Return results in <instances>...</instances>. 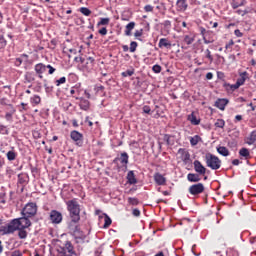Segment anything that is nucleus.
Wrapping results in <instances>:
<instances>
[{"mask_svg": "<svg viewBox=\"0 0 256 256\" xmlns=\"http://www.w3.org/2000/svg\"><path fill=\"white\" fill-rule=\"evenodd\" d=\"M31 227V220L25 217L15 218L8 224L0 227V236L11 235L15 231H18L19 239H27V230Z\"/></svg>", "mask_w": 256, "mask_h": 256, "instance_id": "nucleus-1", "label": "nucleus"}, {"mask_svg": "<svg viewBox=\"0 0 256 256\" xmlns=\"http://www.w3.org/2000/svg\"><path fill=\"white\" fill-rule=\"evenodd\" d=\"M3 165H5V161H3V159H0V168L3 167Z\"/></svg>", "mask_w": 256, "mask_h": 256, "instance_id": "nucleus-61", "label": "nucleus"}, {"mask_svg": "<svg viewBox=\"0 0 256 256\" xmlns=\"http://www.w3.org/2000/svg\"><path fill=\"white\" fill-rule=\"evenodd\" d=\"M144 11H146V13H151V11H153V6L151 5H146L144 7Z\"/></svg>", "mask_w": 256, "mask_h": 256, "instance_id": "nucleus-49", "label": "nucleus"}, {"mask_svg": "<svg viewBox=\"0 0 256 256\" xmlns=\"http://www.w3.org/2000/svg\"><path fill=\"white\" fill-rule=\"evenodd\" d=\"M50 221L54 225H59L63 221V214L57 210L50 212Z\"/></svg>", "mask_w": 256, "mask_h": 256, "instance_id": "nucleus-8", "label": "nucleus"}, {"mask_svg": "<svg viewBox=\"0 0 256 256\" xmlns=\"http://www.w3.org/2000/svg\"><path fill=\"white\" fill-rule=\"evenodd\" d=\"M7 47V40L3 36L0 37V49H5Z\"/></svg>", "mask_w": 256, "mask_h": 256, "instance_id": "nucleus-39", "label": "nucleus"}, {"mask_svg": "<svg viewBox=\"0 0 256 256\" xmlns=\"http://www.w3.org/2000/svg\"><path fill=\"white\" fill-rule=\"evenodd\" d=\"M135 74V71L133 70H126L125 72H122V77H132V75Z\"/></svg>", "mask_w": 256, "mask_h": 256, "instance_id": "nucleus-38", "label": "nucleus"}, {"mask_svg": "<svg viewBox=\"0 0 256 256\" xmlns=\"http://www.w3.org/2000/svg\"><path fill=\"white\" fill-rule=\"evenodd\" d=\"M249 106L251 107L252 111H255V106H253V103H250Z\"/></svg>", "mask_w": 256, "mask_h": 256, "instance_id": "nucleus-62", "label": "nucleus"}, {"mask_svg": "<svg viewBox=\"0 0 256 256\" xmlns=\"http://www.w3.org/2000/svg\"><path fill=\"white\" fill-rule=\"evenodd\" d=\"M135 29V22H130L126 25L125 35L131 37V31Z\"/></svg>", "mask_w": 256, "mask_h": 256, "instance_id": "nucleus-22", "label": "nucleus"}, {"mask_svg": "<svg viewBox=\"0 0 256 256\" xmlns=\"http://www.w3.org/2000/svg\"><path fill=\"white\" fill-rule=\"evenodd\" d=\"M239 163H241V161H239V159H234L232 161V164H234V165H239Z\"/></svg>", "mask_w": 256, "mask_h": 256, "instance_id": "nucleus-57", "label": "nucleus"}, {"mask_svg": "<svg viewBox=\"0 0 256 256\" xmlns=\"http://www.w3.org/2000/svg\"><path fill=\"white\" fill-rule=\"evenodd\" d=\"M11 256H23V253H21V251H19V250H16V251L12 252Z\"/></svg>", "mask_w": 256, "mask_h": 256, "instance_id": "nucleus-54", "label": "nucleus"}, {"mask_svg": "<svg viewBox=\"0 0 256 256\" xmlns=\"http://www.w3.org/2000/svg\"><path fill=\"white\" fill-rule=\"evenodd\" d=\"M193 165H194V170L196 173H198V175H205L207 173V168H205V166H203L201 161L195 160L193 162Z\"/></svg>", "mask_w": 256, "mask_h": 256, "instance_id": "nucleus-12", "label": "nucleus"}, {"mask_svg": "<svg viewBox=\"0 0 256 256\" xmlns=\"http://www.w3.org/2000/svg\"><path fill=\"white\" fill-rule=\"evenodd\" d=\"M77 223H79V221H75L71 218V221L68 223V229L69 232L74 235V237H81V230L79 229Z\"/></svg>", "mask_w": 256, "mask_h": 256, "instance_id": "nucleus-7", "label": "nucleus"}, {"mask_svg": "<svg viewBox=\"0 0 256 256\" xmlns=\"http://www.w3.org/2000/svg\"><path fill=\"white\" fill-rule=\"evenodd\" d=\"M234 34H235L236 37H243V34H242L241 30H239V29H236L234 31Z\"/></svg>", "mask_w": 256, "mask_h": 256, "instance_id": "nucleus-52", "label": "nucleus"}, {"mask_svg": "<svg viewBox=\"0 0 256 256\" xmlns=\"http://www.w3.org/2000/svg\"><path fill=\"white\" fill-rule=\"evenodd\" d=\"M187 179L190 183H199V181H201V177H199V174L195 173H189L187 175Z\"/></svg>", "mask_w": 256, "mask_h": 256, "instance_id": "nucleus-19", "label": "nucleus"}, {"mask_svg": "<svg viewBox=\"0 0 256 256\" xmlns=\"http://www.w3.org/2000/svg\"><path fill=\"white\" fill-rule=\"evenodd\" d=\"M39 79H43V74L45 73L47 66H45L43 63L36 64L34 67Z\"/></svg>", "mask_w": 256, "mask_h": 256, "instance_id": "nucleus-14", "label": "nucleus"}, {"mask_svg": "<svg viewBox=\"0 0 256 256\" xmlns=\"http://www.w3.org/2000/svg\"><path fill=\"white\" fill-rule=\"evenodd\" d=\"M188 121H190L192 125H199V123H201V120L197 119V116H195V112L188 115Z\"/></svg>", "mask_w": 256, "mask_h": 256, "instance_id": "nucleus-21", "label": "nucleus"}, {"mask_svg": "<svg viewBox=\"0 0 256 256\" xmlns=\"http://www.w3.org/2000/svg\"><path fill=\"white\" fill-rule=\"evenodd\" d=\"M66 205H67V209L70 213L71 219H73V221H80L81 208L79 206V202H77V200L73 199V200L67 201Z\"/></svg>", "mask_w": 256, "mask_h": 256, "instance_id": "nucleus-2", "label": "nucleus"}, {"mask_svg": "<svg viewBox=\"0 0 256 256\" xmlns=\"http://www.w3.org/2000/svg\"><path fill=\"white\" fill-rule=\"evenodd\" d=\"M217 152L222 155L223 157H228L229 150L225 146H220L217 148Z\"/></svg>", "mask_w": 256, "mask_h": 256, "instance_id": "nucleus-26", "label": "nucleus"}, {"mask_svg": "<svg viewBox=\"0 0 256 256\" xmlns=\"http://www.w3.org/2000/svg\"><path fill=\"white\" fill-rule=\"evenodd\" d=\"M80 13H82V15H85V17H89V15H91V10H89V8L87 7H82L80 8Z\"/></svg>", "mask_w": 256, "mask_h": 256, "instance_id": "nucleus-34", "label": "nucleus"}, {"mask_svg": "<svg viewBox=\"0 0 256 256\" xmlns=\"http://www.w3.org/2000/svg\"><path fill=\"white\" fill-rule=\"evenodd\" d=\"M205 161L207 167H209L210 169H213L214 171H217V169H221V160L217 156L211 153H207L205 155Z\"/></svg>", "mask_w": 256, "mask_h": 256, "instance_id": "nucleus-3", "label": "nucleus"}, {"mask_svg": "<svg viewBox=\"0 0 256 256\" xmlns=\"http://www.w3.org/2000/svg\"><path fill=\"white\" fill-rule=\"evenodd\" d=\"M46 68L49 69V75H53L55 73V68H53V66L47 65Z\"/></svg>", "mask_w": 256, "mask_h": 256, "instance_id": "nucleus-47", "label": "nucleus"}, {"mask_svg": "<svg viewBox=\"0 0 256 256\" xmlns=\"http://www.w3.org/2000/svg\"><path fill=\"white\" fill-rule=\"evenodd\" d=\"M178 155H180L181 161H183L184 165H189L191 163V154L186 149L180 148L178 150Z\"/></svg>", "mask_w": 256, "mask_h": 256, "instance_id": "nucleus-10", "label": "nucleus"}, {"mask_svg": "<svg viewBox=\"0 0 256 256\" xmlns=\"http://www.w3.org/2000/svg\"><path fill=\"white\" fill-rule=\"evenodd\" d=\"M215 127H218L219 129H223L225 127V120L223 119H218L215 122Z\"/></svg>", "mask_w": 256, "mask_h": 256, "instance_id": "nucleus-35", "label": "nucleus"}, {"mask_svg": "<svg viewBox=\"0 0 256 256\" xmlns=\"http://www.w3.org/2000/svg\"><path fill=\"white\" fill-rule=\"evenodd\" d=\"M231 5H232V7H233L234 9H238V7H242L243 2L239 3V2H237V1L234 0V1H232Z\"/></svg>", "mask_w": 256, "mask_h": 256, "instance_id": "nucleus-43", "label": "nucleus"}, {"mask_svg": "<svg viewBox=\"0 0 256 256\" xmlns=\"http://www.w3.org/2000/svg\"><path fill=\"white\" fill-rule=\"evenodd\" d=\"M6 157L8 161H15L17 159V153L15 151H8Z\"/></svg>", "mask_w": 256, "mask_h": 256, "instance_id": "nucleus-29", "label": "nucleus"}, {"mask_svg": "<svg viewBox=\"0 0 256 256\" xmlns=\"http://www.w3.org/2000/svg\"><path fill=\"white\" fill-rule=\"evenodd\" d=\"M155 256H165V255L163 254V252H159V253L156 254Z\"/></svg>", "mask_w": 256, "mask_h": 256, "instance_id": "nucleus-64", "label": "nucleus"}, {"mask_svg": "<svg viewBox=\"0 0 256 256\" xmlns=\"http://www.w3.org/2000/svg\"><path fill=\"white\" fill-rule=\"evenodd\" d=\"M152 71H153L154 73H161V71H162L161 65H159V64L154 65V66L152 67Z\"/></svg>", "mask_w": 256, "mask_h": 256, "instance_id": "nucleus-40", "label": "nucleus"}, {"mask_svg": "<svg viewBox=\"0 0 256 256\" xmlns=\"http://www.w3.org/2000/svg\"><path fill=\"white\" fill-rule=\"evenodd\" d=\"M98 33H99L100 35H107V28H105V27L101 28V29L98 31Z\"/></svg>", "mask_w": 256, "mask_h": 256, "instance_id": "nucleus-50", "label": "nucleus"}, {"mask_svg": "<svg viewBox=\"0 0 256 256\" xmlns=\"http://www.w3.org/2000/svg\"><path fill=\"white\" fill-rule=\"evenodd\" d=\"M128 203H130V205H139V200H137V198H128Z\"/></svg>", "mask_w": 256, "mask_h": 256, "instance_id": "nucleus-41", "label": "nucleus"}, {"mask_svg": "<svg viewBox=\"0 0 256 256\" xmlns=\"http://www.w3.org/2000/svg\"><path fill=\"white\" fill-rule=\"evenodd\" d=\"M120 163H122V165H127V163H129V155L127 154V152L121 154Z\"/></svg>", "mask_w": 256, "mask_h": 256, "instance_id": "nucleus-28", "label": "nucleus"}, {"mask_svg": "<svg viewBox=\"0 0 256 256\" xmlns=\"http://www.w3.org/2000/svg\"><path fill=\"white\" fill-rule=\"evenodd\" d=\"M0 203H3L5 205V192H0Z\"/></svg>", "mask_w": 256, "mask_h": 256, "instance_id": "nucleus-45", "label": "nucleus"}, {"mask_svg": "<svg viewBox=\"0 0 256 256\" xmlns=\"http://www.w3.org/2000/svg\"><path fill=\"white\" fill-rule=\"evenodd\" d=\"M205 55H206L207 59H209V61H213V56L211 55V50L207 49L205 51Z\"/></svg>", "mask_w": 256, "mask_h": 256, "instance_id": "nucleus-44", "label": "nucleus"}, {"mask_svg": "<svg viewBox=\"0 0 256 256\" xmlns=\"http://www.w3.org/2000/svg\"><path fill=\"white\" fill-rule=\"evenodd\" d=\"M127 181L130 185H135L137 183V178H135V173L133 171L128 172Z\"/></svg>", "mask_w": 256, "mask_h": 256, "instance_id": "nucleus-20", "label": "nucleus"}, {"mask_svg": "<svg viewBox=\"0 0 256 256\" xmlns=\"http://www.w3.org/2000/svg\"><path fill=\"white\" fill-rule=\"evenodd\" d=\"M132 213L134 217H139V215H141V211H139V209H134Z\"/></svg>", "mask_w": 256, "mask_h": 256, "instance_id": "nucleus-53", "label": "nucleus"}, {"mask_svg": "<svg viewBox=\"0 0 256 256\" xmlns=\"http://www.w3.org/2000/svg\"><path fill=\"white\" fill-rule=\"evenodd\" d=\"M141 35H143V30H136L134 33V37H141Z\"/></svg>", "mask_w": 256, "mask_h": 256, "instance_id": "nucleus-51", "label": "nucleus"}, {"mask_svg": "<svg viewBox=\"0 0 256 256\" xmlns=\"http://www.w3.org/2000/svg\"><path fill=\"white\" fill-rule=\"evenodd\" d=\"M81 109H84V111H87L89 109V101L87 100H82L80 103Z\"/></svg>", "mask_w": 256, "mask_h": 256, "instance_id": "nucleus-36", "label": "nucleus"}, {"mask_svg": "<svg viewBox=\"0 0 256 256\" xmlns=\"http://www.w3.org/2000/svg\"><path fill=\"white\" fill-rule=\"evenodd\" d=\"M235 119H236L237 121H241V120L243 119V116H241V115H236V116H235Z\"/></svg>", "mask_w": 256, "mask_h": 256, "instance_id": "nucleus-58", "label": "nucleus"}, {"mask_svg": "<svg viewBox=\"0 0 256 256\" xmlns=\"http://www.w3.org/2000/svg\"><path fill=\"white\" fill-rule=\"evenodd\" d=\"M204 43H205L206 45H209V43H211V41H209V40H207V39L204 38Z\"/></svg>", "mask_w": 256, "mask_h": 256, "instance_id": "nucleus-63", "label": "nucleus"}, {"mask_svg": "<svg viewBox=\"0 0 256 256\" xmlns=\"http://www.w3.org/2000/svg\"><path fill=\"white\" fill-rule=\"evenodd\" d=\"M84 93H85L87 99H91V94H89V92L85 91Z\"/></svg>", "mask_w": 256, "mask_h": 256, "instance_id": "nucleus-60", "label": "nucleus"}, {"mask_svg": "<svg viewBox=\"0 0 256 256\" xmlns=\"http://www.w3.org/2000/svg\"><path fill=\"white\" fill-rule=\"evenodd\" d=\"M239 77L236 81V85L241 87L242 85H245V81H247V79H249V73H247V71H244L242 73L239 74Z\"/></svg>", "mask_w": 256, "mask_h": 256, "instance_id": "nucleus-15", "label": "nucleus"}, {"mask_svg": "<svg viewBox=\"0 0 256 256\" xmlns=\"http://www.w3.org/2000/svg\"><path fill=\"white\" fill-rule=\"evenodd\" d=\"M112 223V220L107 214L104 215V229H107Z\"/></svg>", "mask_w": 256, "mask_h": 256, "instance_id": "nucleus-33", "label": "nucleus"}, {"mask_svg": "<svg viewBox=\"0 0 256 256\" xmlns=\"http://www.w3.org/2000/svg\"><path fill=\"white\" fill-rule=\"evenodd\" d=\"M229 103V100L222 98V99H218L215 102V107H217L218 109H220V111H225V107H227V104Z\"/></svg>", "mask_w": 256, "mask_h": 256, "instance_id": "nucleus-16", "label": "nucleus"}, {"mask_svg": "<svg viewBox=\"0 0 256 256\" xmlns=\"http://www.w3.org/2000/svg\"><path fill=\"white\" fill-rule=\"evenodd\" d=\"M70 137H71L72 141L76 142V145H79V147H81V145H83V134H81L79 131L73 130L70 133Z\"/></svg>", "mask_w": 256, "mask_h": 256, "instance_id": "nucleus-11", "label": "nucleus"}, {"mask_svg": "<svg viewBox=\"0 0 256 256\" xmlns=\"http://www.w3.org/2000/svg\"><path fill=\"white\" fill-rule=\"evenodd\" d=\"M57 256H77V253L73 250V244L66 242L64 248L58 250Z\"/></svg>", "mask_w": 256, "mask_h": 256, "instance_id": "nucleus-6", "label": "nucleus"}, {"mask_svg": "<svg viewBox=\"0 0 256 256\" xmlns=\"http://www.w3.org/2000/svg\"><path fill=\"white\" fill-rule=\"evenodd\" d=\"M67 81V78L61 77L60 79L56 80V86L59 87V85H63Z\"/></svg>", "mask_w": 256, "mask_h": 256, "instance_id": "nucleus-42", "label": "nucleus"}, {"mask_svg": "<svg viewBox=\"0 0 256 256\" xmlns=\"http://www.w3.org/2000/svg\"><path fill=\"white\" fill-rule=\"evenodd\" d=\"M206 79H208V80L213 79V73L208 72V73L206 74Z\"/></svg>", "mask_w": 256, "mask_h": 256, "instance_id": "nucleus-56", "label": "nucleus"}, {"mask_svg": "<svg viewBox=\"0 0 256 256\" xmlns=\"http://www.w3.org/2000/svg\"><path fill=\"white\" fill-rule=\"evenodd\" d=\"M224 87L226 89V91H237V89H239V86L237 85V83L235 84H229V83H225Z\"/></svg>", "mask_w": 256, "mask_h": 256, "instance_id": "nucleus-27", "label": "nucleus"}, {"mask_svg": "<svg viewBox=\"0 0 256 256\" xmlns=\"http://www.w3.org/2000/svg\"><path fill=\"white\" fill-rule=\"evenodd\" d=\"M199 141H201L200 136L195 135L194 137L190 138V145H192V147H195V145H197L199 143Z\"/></svg>", "mask_w": 256, "mask_h": 256, "instance_id": "nucleus-30", "label": "nucleus"}, {"mask_svg": "<svg viewBox=\"0 0 256 256\" xmlns=\"http://www.w3.org/2000/svg\"><path fill=\"white\" fill-rule=\"evenodd\" d=\"M177 11H187V0H177L176 2Z\"/></svg>", "mask_w": 256, "mask_h": 256, "instance_id": "nucleus-17", "label": "nucleus"}, {"mask_svg": "<svg viewBox=\"0 0 256 256\" xmlns=\"http://www.w3.org/2000/svg\"><path fill=\"white\" fill-rule=\"evenodd\" d=\"M158 47H160V49H163V47L166 49H171V42L167 40V38H161L159 40Z\"/></svg>", "mask_w": 256, "mask_h": 256, "instance_id": "nucleus-18", "label": "nucleus"}, {"mask_svg": "<svg viewBox=\"0 0 256 256\" xmlns=\"http://www.w3.org/2000/svg\"><path fill=\"white\" fill-rule=\"evenodd\" d=\"M22 215L25 219H29V217H35L37 215V204L33 202H29L22 209Z\"/></svg>", "mask_w": 256, "mask_h": 256, "instance_id": "nucleus-5", "label": "nucleus"}, {"mask_svg": "<svg viewBox=\"0 0 256 256\" xmlns=\"http://www.w3.org/2000/svg\"><path fill=\"white\" fill-rule=\"evenodd\" d=\"M30 103L33 105V107L41 104V96L34 95L30 98Z\"/></svg>", "mask_w": 256, "mask_h": 256, "instance_id": "nucleus-23", "label": "nucleus"}, {"mask_svg": "<svg viewBox=\"0 0 256 256\" xmlns=\"http://www.w3.org/2000/svg\"><path fill=\"white\" fill-rule=\"evenodd\" d=\"M110 21V18H100V21L97 23V27L109 25Z\"/></svg>", "mask_w": 256, "mask_h": 256, "instance_id": "nucleus-31", "label": "nucleus"}, {"mask_svg": "<svg viewBox=\"0 0 256 256\" xmlns=\"http://www.w3.org/2000/svg\"><path fill=\"white\" fill-rule=\"evenodd\" d=\"M248 145H256V130L251 132L250 136L247 138Z\"/></svg>", "mask_w": 256, "mask_h": 256, "instance_id": "nucleus-24", "label": "nucleus"}, {"mask_svg": "<svg viewBox=\"0 0 256 256\" xmlns=\"http://www.w3.org/2000/svg\"><path fill=\"white\" fill-rule=\"evenodd\" d=\"M122 49H123V51L127 52V51H129V46L123 45V46H122Z\"/></svg>", "mask_w": 256, "mask_h": 256, "instance_id": "nucleus-59", "label": "nucleus"}, {"mask_svg": "<svg viewBox=\"0 0 256 256\" xmlns=\"http://www.w3.org/2000/svg\"><path fill=\"white\" fill-rule=\"evenodd\" d=\"M154 181L157 185L164 186L167 185V178L161 173L154 174Z\"/></svg>", "mask_w": 256, "mask_h": 256, "instance_id": "nucleus-13", "label": "nucleus"}, {"mask_svg": "<svg viewBox=\"0 0 256 256\" xmlns=\"http://www.w3.org/2000/svg\"><path fill=\"white\" fill-rule=\"evenodd\" d=\"M189 193L190 195H201L203 191H205V186L203 183L193 184L189 187Z\"/></svg>", "mask_w": 256, "mask_h": 256, "instance_id": "nucleus-9", "label": "nucleus"}, {"mask_svg": "<svg viewBox=\"0 0 256 256\" xmlns=\"http://www.w3.org/2000/svg\"><path fill=\"white\" fill-rule=\"evenodd\" d=\"M184 42L186 45H192L195 42V36L192 34L184 36Z\"/></svg>", "mask_w": 256, "mask_h": 256, "instance_id": "nucleus-25", "label": "nucleus"}, {"mask_svg": "<svg viewBox=\"0 0 256 256\" xmlns=\"http://www.w3.org/2000/svg\"><path fill=\"white\" fill-rule=\"evenodd\" d=\"M70 55H76L77 54V50L75 48H71L68 50Z\"/></svg>", "mask_w": 256, "mask_h": 256, "instance_id": "nucleus-55", "label": "nucleus"}, {"mask_svg": "<svg viewBox=\"0 0 256 256\" xmlns=\"http://www.w3.org/2000/svg\"><path fill=\"white\" fill-rule=\"evenodd\" d=\"M105 90V87L103 85L95 86L96 93H99L100 91L103 92Z\"/></svg>", "mask_w": 256, "mask_h": 256, "instance_id": "nucleus-46", "label": "nucleus"}, {"mask_svg": "<svg viewBox=\"0 0 256 256\" xmlns=\"http://www.w3.org/2000/svg\"><path fill=\"white\" fill-rule=\"evenodd\" d=\"M143 113H146L149 115V113H151V107L147 105L143 106Z\"/></svg>", "mask_w": 256, "mask_h": 256, "instance_id": "nucleus-48", "label": "nucleus"}, {"mask_svg": "<svg viewBox=\"0 0 256 256\" xmlns=\"http://www.w3.org/2000/svg\"><path fill=\"white\" fill-rule=\"evenodd\" d=\"M129 50H130V53H135V51H137V42L132 41V42L130 43V48H129Z\"/></svg>", "mask_w": 256, "mask_h": 256, "instance_id": "nucleus-37", "label": "nucleus"}, {"mask_svg": "<svg viewBox=\"0 0 256 256\" xmlns=\"http://www.w3.org/2000/svg\"><path fill=\"white\" fill-rule=\"evenodd\" d=\"M74 61L76 63H81L83 71H93V67L95 65V59L93 57H88V58H81V57H75Z\"/></svg>", "mask_w": 256, "mask_h": 256, "instance_id": "nucleus-4", "label": "nucleus"}, {"mask_svg": "<svg viewBox=\"0 0 256 256\" xmlns=\"http://www.w3.org/2000/svg\"><path fill=\"white\" fill-rule=\"evenodd\" d=\"M239 155H240L241 157H245V159H247V158L249 157V155H250L249 149H247V148H242V149H240Z\"/></svg>", "mask_w": 256, "mask_h": 256, "instance_id": "nucleus-32", "label": "nucleus"}]
</instances>
